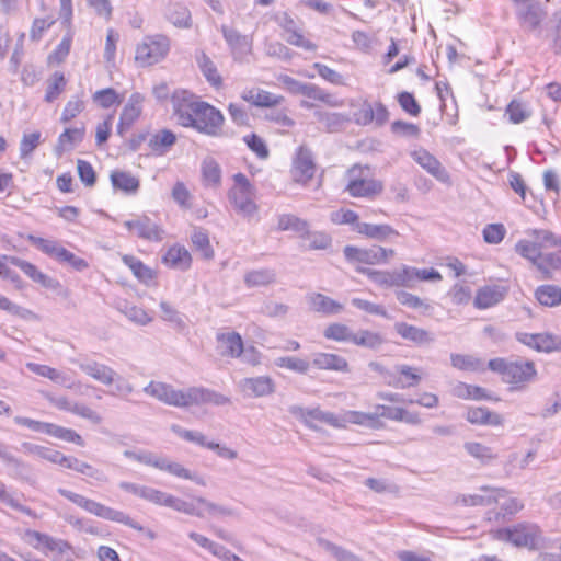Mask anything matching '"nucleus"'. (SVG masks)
Segmentation results:
<instances>
[{
	"label": "nucleus",
	"mask_w": 561,
	"mask_h": 561,
	"mask_svg": "<svg viewBox=\"0 0 561 561\" xmlns=\"http://www.w3.org/2000/svg\"><path fill=\"white\" fill-rule=\"evenodd\" d=\"M537 300L547 307H556L561 304V288L554 285H542L536 290Z\"/></svg>",
	"instance_id": "48"
},
{
	"label": "nucleus",
	"mask_w": 561,
	"mask_h": 561,
	"mask_svg": "<svg viewBox=\"0 0 561 561\" xmlns=\"http://www.w3.org/2000/svg\"><path fill=\"white\" fill-rule=\"evenodd\" d=\"M144 95L135 92L128 99L126 105L124 106L119 123L117 125V131L119 135H124V133L137 121L142 111Z\"/></svg>",
	"instance_id": "17"
},
{
	"label": "nucleus",
	"mask_w": 561,
	"mask_h": 561,
	"mask_svg": "<svg viewBox=\"0 0 561 561\" xmlns=\"http://www.w3.org/2000/svg\"><path fill=\"white\" fill-rule=\"evenodd\" d=\"M217 348L221 356L239 358L242 353L243 341L237 332H220L216 335Z\"/></svg>",
	"instance_id": "21"
},
{
	"label": "nucleus",
	"mask_w": 561,
	"mask_h": 561,
	"mask_svg": "<svg viewBox=\"0 0 561 561\" xmlns=\"http://www.w3.org/2000/svg\"><path fill=\"white\" fill-rule=\"evenodd\" d=\"M46 434L68 443H73L78 446H84V440L81 435L71 428L62 427L54 423H48Z\"/></svg>",
	"instance_id": "46"
},
{
	"label": "nucleus",
	"mask_w": 561,
	"mask_h": 561,
	"mask_svg": "<svg viewBox=\"0 0 561 561\" xmlns=\"http://www.w3.org/2000/svg\"><path fill=\"white\" fill-rule=\"evenodd\" d=\"M506 114L513 124H519L530 116V111L526 104L514 100L507 105Z\"/></svg>",
	"instance_id": "63"
},
{
	"label": "nucleus",
	"mask_w": 561,
	"mask_h": 561,
	"mask_svg": "<svg viewBox=\"0 0 561 561\" xmlns=\"http://www.w3.org/2000/svg\"><path fill=\"white\" fill-rule=\"evenodd\" d=\"M176 136L168 129L152 134L148 139V147L154 156H164L175 144Z\"/></svg>",
	"instance_id": "29"
},
{
	"label": "nucleus",
	"mask_w": 561,
	"mask_h": 561,
	"mask_svg": "<svg viewBox=\"0 0 561 561\" xmlns=\"http://www.w3.org/2000/svg\"><path fill=\"white\" fill-rule=\"evenodd\" d=\"M312 365L319 369L341 373L348 371L347 360L340 355L331 353H316L312 358Z\"/></svg>",
	"instance_id": "27"
},
{
	"label": "nucleus",
	"mask_w": 561,
	"mask_h": 561,
	"mask_svg": "<svg viewBox=\"0 0 561 561\" xmlns=\"http://www.w3.org/2000/svg\"><path fill=\"white\" fill-rule=\"evenodd\" d=\"M43 553L54 561H67L72 556V547L66 540L50 536Z\"/></svg>",
	"instance_id": "35"
},
{
	"label": "nucleus",
	"mask_w": 561,
	"mask_h": 561,
	"mask_svg": "<svg viewBox=\"0 0 561 561\" xmlns=\"http://www.w3.org/2000/svg\"><path fill=\"white\" fill-rule=\"evenodd\" d=\"M110 179L113 187L124 192L125 194H136L140 186L139 179L127 171H112Z\"/></svg>",
	"instance_id": "30"
},
{
	"label": "nucleus",
	"mask_w": 561,
	"mask_h": 561,
	"mask_svg": "<svg viewBox=\"0 0 561 561\" xmlns=\"http://www.w3.org/2000/svg\"><path fill=\"white\" fill-rule=\"evenodd\" d=\"M466 419L471 424L478 425L499 426L503 423V417L500 414L482 407L469 409Z\"/></svg>",
	"instance_id": "32"
},
{
	"label": "nucleus",
	"mask_w": 561,
	"mask_h": 561,
	"mask_svg": "<svg viewBox=\"0 0 561 561\" xmlns=\"http://www.w3.org/2000/svg\"><path fill=\"white\" fill-rule=\"evenodd\" d=\"M274 365L279 368L305 375L310 369V362L296 356H280L274 359Z\"/></svg>",
	"instance_id": "42"
},
{
	"label": "nucleus",
	"mask_w": 561,
	"mask_h": 561,
	"mask_svg": "<svg viewBox=\"0 0 561 561\" xmlns=\"http://www.w3.org/2000/svg\"><path fill=\"white\" fill-rule=\"evenodd\" d=\"M323 335L329 340L353 343L354 332L345 324L334 323L324 330Z\"/></svg>",
	"instance_id": "58"
},
{
	"label": "nucleus",
	"mask_w": 561,
	"mask_h": 561,
	"mask_svg": "<svg viewBox=\"0 0 561 561\" xmlns=\"http://www.w3.org/2000/svg\"><path fill=\"white\" fill-rule=\"evenodd\" d=\"M310 307L316 312L336 314L343 310V306L322 294H313L309 298Z\"/></svg>",
	"instance_id": "38"
},
{
	"label": "nucleus",
	"mask_w": 561,
	"mask_h": 561,
	"mask_svg": "<svg viewBox=\"0 0 561 561\" xmlns=\"http://www.w3.org/2000/svg\"><path fill=\"white\" fill-rule=\"evenodd\" d=\"M319 543L324 550L333 554L339 561H362L353 552L345 550L330 541L320 540Z\"/></svg>",
	"instance_id": "64"
},
{
	"label": "nucleus",
	"mask_w": 561,
	"mask_h": 561,
	"mask_svg": "<svg viewBox=\"0 0 561 561\" xmlns=\"http://www.w3.org/2000/svg\"><path fill=\"white\" fill-rule=\"evenodd\" d=\"M195 511L201 512V515H195L196 517L201 518L206 516H228L231 514L229 508L209 502L204 497H195Z\"/></svg>",
	"instance_id": "41"
},
{
	"label": "nucleus",
	"mask_w": 561,
	"mask_h": 561,
	"mask_svg": "<svg viewBox=\"0 0 561 561\" xmlns=\"http://www.w3.org/2000/svg\"><path fill=\"white\" fill-rule=\"evenodd\" d=\"M173 110L178 123L183 127H192L199 133L217 137L221 135L224 115L213 105L193 101V95L183 91L172 98Z\"/></svg>",
	"instance_id": "2"
},
{
	"label": "nucleus",
	"mask_w": 561,
	"mask_h": 561,
	"mask_svg": "<svg viewBox=\"0 0 561 561\" xmlns=\"http://www.w3.org/2000/svg\"><path fill=\"white\" fill-rule=\"evenodd\" d=\"M162 262L171 268L186 271L191 267L192 256L185 247L175 244L167 250L162 256Z\"/></svg>",
	"instance_id": "24"
},
{
	"label": "nucleus",
	"mask_w": 561,
	"mask_h": 561,
	"mask_svg": "<svg viewBox=\"0 0 561 561\" xmlns=\"http://www.w3.org/2000/svg\"><path fill=\"white\" fill-rule=\"evenodd\" d=\"M308 226L309 224L306 220L290 214L279 216L277 224L278 230L294 231L300 238H305L308 234Z\"/></svg>",
	"instance_id": "39"
},
{
	"label": "nucleus",
	"mask_w": 561,
	"mask_h": 561,
	"mask_svg": "<svg viewBox=\"0 0 561 561\" xmlns=\"http://www.w3.org/2000/svg\"><path fill=\"white\" fill-rule=\"evenodd\" d=\"M144 392L164 404L179 408L205 403L224 405L229 402L226 396L204 387H190L178 390L173 386L161 381H150L144 388Z\"/></svg>",
	"instance_id": "3"
},
{
	"label": "nucleus",
	"mask_w": 561,
	"mask_h": 561,
	"mask_svg": "<svg viewBox=\"0 0 561 561\" xmlns=\"http://www.w3.org/2000/svg\"><path fill=\"white\" fill-rule=\"evenodd\" d=\"M57 492L61 496L72 502L73 504L78 505L79 507L98 517L124 524L138 531L145 530V528L139 523L135 522L129 515L125 514L122 511H117L112 507L105 506L102 503H99L94 500L88 499L81 494L75 493L62 488L58 489Z\"/></svg>",
	"instance_id": "5"
},
{
	"label": "nucleus",
	"mask_w": 561,
	"mask_h": 561,
	"mask_svg": "<svg viewBox=\"0 0 561 561\" xmlns=\"http://www.w3.org/2000/svg\"><path fill=\"white\" fill-rule=\"evenodd\" d=\"M170 51V39L165 35L146 36L136 48L135 61L149 67L163 60Z\"/></svg>",
	"instance_id": "8"
},
{
	"label": "nucleus",
	"mask_w": 561,
	"mask_h": 561,
	"mask_svg": "<svg viewBox=\"0 0 561 561\" xmlns=\"http://www.w3.org/2000/svg\"><path fill=\"white\" fill-rule=\"evenodd\" d=\"M66 79L61 72H55L47 82V89L45 94L46 102H53L60 93L65 90Z\"/></svg>",
	"instance_id": "60"
},
{
	"label": "nucleus",
	"mask_w": 561,
	"mask_h": 561,
	"mask_svg": "<svg viewBox=\"0 0 561 561\" xmlns=\"http://www.w3.org/2000/svg\"><path fill=\"white\" fill-rule=\"evenodd\" d=\"M92 98H93V101L95 103H98L103 108H108L114 104H119L123 100L117 94V92L112 88L99 90L93 94Z\"/></svg>",
	"instance_id": "62"
},
{
	"label": "nucleus",
	"mask_w": 561,
	"mask_h": 561,
	"mask_svg": "<svg viewBox=\"0 0 561 561\" xmlns=\"http://www.w3.org/2000/svg\"><path fill=\"white\" fill-rule=\"evenodd\" d=\"M412 159L437 181L449 184L450 176L439 160L427 150L420 148L411 152Z\"/></svg>",
	"instance_id": "14"
},
{
	"label": "nucleus",
	"mask_w": 561,
	"mask_h": 561,
	"mask_svg": "<svg viewBox=\"0 0 561 561\" xmlns=\"http://www.w3.org/2000/svg\"><path fill=\"white\" fill-rule=\"evenodd\" d=\"M488 367L502 376L504 382L512 385L513 389H520L525 383L536 376V368L533 362L515 360L507 362L503 358L491 359Z\"/></svg>",
	"instance_id": "6"
},
{
	"label": "nucleus",
	"mask_w": 561,
	"mask_h": 561,
	"mask_svg": "<svg viewBox=\"0 0 561 561\" xmlns=\"http://www.w3.org/2000/svg\"><path fill=\"white\" fill-rule=\"evenodd\" d=\"M116 308L129 321L137 325L144 327L151 323L153 320V317L150 316L144 308L133 305L126 300L118 301Z\"/></svg>",
	"instance_id": "31"
},
{
	"label": "nucleus",
	"mask_w": 561,
	"mask_h": 561,
	"mask_svg": "<svg viewBox=\"0 0 561 561\" xmlns=\"http://www.w3.org/2000/svg\"><path fill=\"white\" fill-rule=\"evenodd\" d=\"M160 470L167 471L172 476H175L181 479L191 480L197 483L198 485H205L206 482L203 477L191 472L188 469L183 467L180 462L171 461L170 459L163 457L161 461Z\"/></svg>",
	"instance_id": "37"
},
{
	"label": "nucleus",
	"mask_w": 561,
	"mask_h": 561,
	"mask_svg": "<svg viewBox=\"0 0 561 561\" xmlns=\"http://www.w3.org/2000/svg\"><path fill=\"white\" fill-rule=\"evenodd\" d=\"M451 365L460 370L479 371L483 370V362L471 355L451 354Z\"/></svg>",
	"instance_id": "53"
},
{
	"label": "nucleus",
	"mask_w": 561,
	"mask_h": 561,
	"mask_svg": "<svg viewBox=\"0 0 561 561\" xmlns=\"http://www.w3.org/2000/svg\"><path fill=\"white\" fill-rule=\"evenodd\" d=\"M520 24L528 31L537 30L541 22L546 19V11L542 9L541 4L536 1L533 4H528L527 7H522L517 9L516 13Z\"/></svg>",
	"instance_id": "23"
},
{
	"label": "nucleus",
	"mask_w": 561,
	"mask_h": 561,
	"mask_svg": "<svg viewBox=\"0 0 561 561\" xmlns=\"http://www.w3.org/2000/svg\"><path fill=\"white\" fill-rule=\"evenodd\" d=\"M275 280V273L270 268L253 270L244 275L248 287L266 286Z\"/></svg>",
	"instance_id": "51"
},
{
	"label": "nucleus",
	"mask_w": 561,
	"mask_h": 561,
	"mask_svg": "<svg viewBox=\"0 0 561 561\" xmlns=\"http://www.w3.org/2000/svg\"><path fill=\"white\" fill-rule=\"evenodd\" d=\"M367 168L354 165L347 172L348 182L345 191L352 197L373 198L381 194L383 184L381 181L370 179L366 175Z\"/></svg>",
	"instance_id": "9"
},
{
	"label": "nucleus",
	"mask_w": 561,
	"mask_h": 561,
	"mask_svg": "<svg viewBox=\"0 0 561 561\" xmlns=\"http://www.w3.org/2000/svg\"><path fill=\"white\" fill-rule=\"evenodd\" d=\"M299 94L321 101L332 107H340L343 105L342 100L312 83H304Z\"/></svg>",
	"instance_id": "36"
},
{
	"label": "nucleus",
	"mask_w": 561,
	"mask_h": 561,
	"mask_svg": "<svg viewBox=\"0 0 561 561\" xmlns=\"http://www.w3.org/2000/svg\"><path fill=\"white\" fill-rule=\"evenodd\" d=\"M383 343L382 336L369 330H359L354 333L353 344L376 350Z\"/></svg>",
	"instance_id": "55"
},
{
	"label": "nucleus",
	"mask_w": 561,
	"mask_h": 561,
	"mask_svg": "<svg viewBox=\"0 0 561 561\" xmlns=\"http://www.w3.org/2000/svg\"><path fill=\"white\" fill-rule=\"evenodd\" d=\"M396 371L400 374V378L397 381L399 388L415 387L422 379L421 369L409 365H397Z\"/></svg>",
	"instance_id": "40"
},
{
	"label": "nucleus",
	"mask_w": 561,
	"mask_h": 561,
	"mask_svg": "<svg viewBox=\"0 0 561 561\" xmlns=\"http://www.w3.org/2000/svg\"><path fill=\"white\" fill-rule=\"evenodd\" d=\"M123 263L129 267L134 276L141 283L149 285L156 277L152 268L145 265L139 259L134 255L125 254L122 256Z\"/></svg>",
	"instance_id": "33"
},
{
	"label": "nucleus",
	"mask_w": 561,
	"mask_h": 561,
	"mask_svg": "<svg viewBox=\"0 0 561 561\" xmlns=\"http://www.w3.org/2000/svg\"><path fill=\"white\" fill-rule=\"evenodd\" d=\"M343 252L348 262L369 265L387 263L396 254L394 250L380 245H373L367 249L346 245Z\"/></svg>",
	"instance_id": "11"
},
{
	"label": "nucleus",
	"mask_w": 561,
	"mask_h": 561,
	"mask_svg": "<svg viewBox=\"0 0 561 561\" xmlns=\"http://www.w3.org/2000/svg\"><path fill=\"white\" fill-rule=\"evenodd\" d=\"M396 298L401 305L411 309L422 310L423 312L431 310V305L428 302L409 291L398 290L396 291Z\"/></svg>",
	"instance_id": "57"
},
{
	"label": "nucleus",
	"mask_w": 561,
	"mask_h": 561,
	"mask_svg": "<svg viewBox=\"0 0 561 561\" xmlns=\"http://www.w3.org/2000/svg\"><path fill=\"white\" fill-rule=\"evenodd\" d=\"M316 165L309 149L300 147L293 162L291 175L295 182L308 183L314 174Z\"/></svg>",
	"instance_id": "15"
},
{
	"label": "nucleus",
	"mask_w": 561,
	"mask_h": 561,
	"mask_svg": "<svg viewBox=\"0 0 561 561\" xmlns=\"http://www.w3.org/2000/svg\"><path fill=\"white\" fill-rule=\"evenodd\" d=\"M288 411L291 415L300 419L310 428H316V426L312 424V421L322 422L325 412L319 408L305 409L300 405H290Z\"/></svg>",
	"instance_id": "49"
},
{
	"label": "nucleus",
	"mask_w": 561,
	"mask_h": 561,
	"mask_svg": "<svg viewBox=\"0 0 561 561\" xmlns=\"http://www.w3.org/2000/svg\"><path fill=\"white\" fill-rule=\"evenodd\" d=\"M221 32L236 59H241L251 51V42L248 36L227 25L221 26Z\"/></svg>",
	"instance_id": "22"
},
{
	"label": "nucleus",
	"mask_w": 561,
	"mask_h": 561,
	"mask_svg": "<svg viewBox=\"0 0 561 561\" xmlns=\"http://www.w3.org/2000/svg\"><path fill=\"white\" fill-rule=\"evenodd\" d=\"M165 16L176 27L187 28L191 26V13L188 9L182 4L175 3L169 5Z\"/></svg>",
	"instance_id": "43"
},
{
	"label": "nucleus",
	"mask_w": 561,
	"mask_h": 561,
	"mask_svg": "<svg viewBox=\"0 0 561 561\" xmlns=\"http://www.w3.org/2000/svg\"><path fill=\"white\" fill-rule=\"evenodd\" d=\"M353 231L364 234L368 238L383 241L391 236H398V232L389 225H373L360 222L353 228Z\"/></svg>",
	"instance_id": "34"
},
{
	"label": "nucleus",
	"mask_w": 561,
	"mask_h": 561,
	"mask_svg": "<svg viewBox=\"0 0 561 561\" xmlns=\"http://www.w3.org/2000/svg\"><path fill=\"white\" fill-rule=\"evenodd\" d=\"M480 490L484 494H461L456 497L455 502L463 506L491 505L497 503L500 497L505 495V489L482 486Z\"/></svg>",
	"instance_id": "18"
},
{
	"label": "nucleus",
	"mask_w": 561,
	"mask_h": 561,
	"mask_svg": "<svg viewBox=\"0 0 561 561\" xmlns=\"http://www.w3.org/2000/svg\"><path fill=\"white\" fill-rule=\"evenodd\" d=\"M241 391L249 397H267L275 392V382L268 376L243 378L239 382Z\"/></svg>",
	"instance_id": "16"
},
{
	"label": "nucleus",
	"mask_w": 561,
	"mask_h": 561,
	"mask_svg": "<svg viewBox=\"0 0 561 561\" xmlns=\"http://www.w3.org/2000/svg\"><path fill=\"white\" fill-rule=\"evenodd\" d=\"M233 186L228 192L229 202L234 209L245 217H251L257 211L255 187L243 173L233 175Z\"/></svg>",
	"instance_id": "7"
},
{
	"label": "nucleus",
	"mask_w": 561,
	"mask_h": 561,
	"mask_svg": "<svg viewBox=\"0 0 561 561\" xmlns=\"http://www.w3.org/2000/svg\"><path fill=\"white\" fill-rule=\"evenodd\" d=\"M345 427L347 424H356L367 426L370 428L378 427V414L377 413H365L360 411H345L344 412Z\"/></svg>",
	"instance_id": "47"
},
{
	"label": "nucleus",
	"mask_w": 561,
	"mask_h": 561,
	"mask_svg": "<svg viewBox=\"0 0 561 561\" xmlns=\"http://www.w3.org/2000/svg\"><path fill=\"white\" fill-rule=\"evenodd\" d=\"M67 32L61 39V42L57 45L55 50L49 55V60L56 64L62 62L70 53L71 43L73 38V30L71 26H65Z\"/></svg>",
	"instance_id": "56"
},
{
	"label": "nucleus",
	"mask_w": 561,
	"mask_h": 561,
	"mask_svg": "<svg viewBox=\"0 0 561 561\" xmlns=\"http://www.w3.org/2000/svg\"><path fill=\"white\" fill-rule=\"evenodd\" d=\"M26 368L38 376H42V377L47 378L60 386L66 387L67 389L75 388V382H71L69 376L57 370L56 368H53L47 365L32 363V362L26 363Z\"/></svg>",
	"instance_id": "26"
},
{
	"label": "nucleus",
	"mask_w": 561,
	"mask_h": 561,
	"mask_svg": "<svg viewBox=\"0 0 561 561\" xmlns=\"http://www.w3.org/2000/svg\"><path fill=\"white\" fill-rule=\"evenodd\" d=\"M123 225L129 232L150 242H160L164 238L162 227L146 215L135 216Z\"/></svg>",
	"instance_id": "13"
},
{
	"label": "nucleus",
	"mask_w": 561,
	"mask_h": 561,
	"mask_svg": "<svg viewBox=\"0 0 561 561\" xmlns=\"http://www.w3.org/2000/svg\"><path fill=\"white\" fill-rule=\"evenodd\" d=\"M241 98L260 107H272L279 105L284 98L262 89H250L242 92Z\"/></svg>",
	"instance_id": "25"
},
{
	"label": "nucleus",
	"mask_w": 561,
	"mask_h": 561,
	"mask_svg": "<svg viewBox=\"0 0 561 561\" xmlns=\"http://www.w3.org/2000/svg\"><path fill=\"white\" fill-rule=\"evenodd\" d=\"M203 181L206 186L218 187L221 182V170L214 159H206L202 164Z\"/></svg>",
	"instance_id": "50"
},
{
	"label": "nucleus",
	"mask_w": 561,
	"mask_h": 561,
	"mask_svg": "<svg viewBox=\"0 0 561 561\" xmlns=\"http://www.w3.org/2000/svg\"><path fill=\"white\" fill-rule=\"evenodd\" d=\"M79 369L90 378L104 386L115 383V390L110 394L127 397L134 391V387L124 377L119 376L112 367L91 358L73 360Z\"/></svg>",
	"instance_id": "4"
},
{
	"label": "nucleus",
	"mask_w": 561,
	"mask_h": 561,
	"mask_svg": "<svg viewBox=\"0 0 561 561\" xmlns=\"http://www.w3.org/2000/svg\"><path fill=\"white\" fill-rule=\"evenodd\" d=\"M356 271L365 274L379 286L382 287H412L410 266L402 265L392 271H377L367 267L357 266Z\"/></svg>",
	"instance_id": "10"
},
{
	"label": "nucleus",
	"mask_w": 561,
	"mask_h": 561,
	"mask_svg": "<svg viewBox=\"0 0 561 561\" xmlns=\"http://www.w3.org/2000/svg\"><path fill=\"white\" fill-rule=\"evenodd\" d=\"M515 251L530 261L542 278H551L553 270H561V239L545 229L527 231V237L515 244Z\"/></svg>",
	"instance_id": "1"
},
{
	"label": "nucleus",
	"mask_w": 561,
	"mask_h": 561,
	"mask_svg": "<svg viewBox=\"0 0 561 561\" xmlns=\"http://www.w3.org/2000/svg\"><path fill=\"white\" fill-rule=\"evenodd\" d=\"M27 239L38 250L54 260L58 257L59 252L64 249V247L56 240L44 239L32 234H30Z\"/></svg>",
	"instance_id": "54"
},
{
	"label": "nucleus",
	"mask_w": 561,
	"mask_h": 561,
	"mask_svg": "<svg viewBox=\"0 0 561 561\" xmlns=\"http://www.w3.org/2000/svg\"><path fill=\"white\" fill-rule=\"evenodd\" d=\"M46 434L68 443H73L78 446H84V440L81 435L71 428L62 427L54 423H48Z\"/></svg>",
	"instance_id": "44"
},
{
	"label": "nucleus",
	"mask_w": 561,
	"mask_h": 561,
	"mask_svg": "<svg viewBox=\"0 0 561 561\" xmlns=\"http://www.w3.org/2000/svg\"><path fill=\"white\" fill-rule=\"evenodd\" d=\"M500 537L517 547L536 548L541 539V530L536 524H518L500 530Z\"/></svg>",
	"instance_id": "12"
},
{
	"label": "nucleus",
	"mask_w": 561,
	"mask_h": 561,
	"mask_svg": "<svg viewBox=\"0 0 561 561\" xmlns=\"http://www.w3.org/2000/svg\"><path fill=\"white\" fill-rule=\"evenodd\" d=\"M393 328L403 340L419 346L427 345L435 341L434 334L430 331L407 322H396Z\"/></svg>",
	"instance_id": "19"
},
{
	"label": "nucleus",
	"mask_w": 561,
	"mask_h": 561,
	"mask_svg": "<svg viewBox=\"0 0 561 561\" xmlns=\"http://www.w3.org/2000/svg\"><path fill=\"white\" fill-rule=\"evenodd\" d=\"M197 62L206 80L215 88L221 87V76L219 75L217 67L210 60V58L207 55L202 54L197 58Z\"/></svg>",
	"instance_id": "52"
},
{
	"label": "nucleus",
	"mask_w": 561,
	"mask_h": 561,
	"mask_svg": "<svg viewBox=\"0 0 561 561\" xmlns=\"http://www.w3.org/2000/svg\"><path fill=\"white\" fill-rule=\"evenodd\" d=\"M507 294V289L501 285H488L481 287L474 297V307L488 309L501 302Z\"/></svg>",
	"instance_id": "20"
},
{
	"label": "nucleus",
	"mask_w": 561,
	"mask_h": 561,
	"mask_svg": "<svg viewBox=\"0 0 561 561\" xmlns=\"http://www.w3.org/2000/svg\"><path fill=\"white\" fill-rule=\"evenodd\" d=\"M192 243L198 250L202 256L206 260L214 257V250L210 245L209 238L206 231L195 230L191 237Z\"/></svg>",
	"instance_id": "59"
},
{
	"label": "nucleus",
	"mask_w": 561,
	"mask_h": 561,
	"mask_svg": "<svg viewBox=\"0 0 561 561\" xmlns=\"http://www.w3.org/2000/svg\"><path fill=\"white\" fill-rule=\"evenodd\" d=\"M84 128H68L58 138V145L62 150L70 149L73 145L82 141Z\"/></svg>",
	"instance_id": "61"
},
{
	"label": "nucleus",
	"mask_w": 561,
	"mask_h": 561,
	"mask_svg": "<svg viewBox=\"0 0 561 561\" xmlns=\"http://www.w3.org/2000/svg\"><path fill=\"white\" fill-rule=\"evenodd\" d=\"M46 434L68 443H73L78 446H84V440L81 435L71 428L62 427L54 423H48Z\"/></svg>",
	"instance_id": "45"
},
{
	"label": "nucleus",
	"mask_w": 561,
	"mask_h": 561,
	"mask_svg": "<svg viewBox=\"0 0 561 561\" xmlns=\"http://www.w3.org/2000/svg\"><path fill=\"white\" fill-rule=\"evenodd\" d=\"M10 264L18 266L32 280L41 284L43 287L55 288L58 285L56 280L38 271L34 264L27 261L21 260L19 257H11Z\"/></svg>",
	"instance_id": "28"
}]
</instances>
